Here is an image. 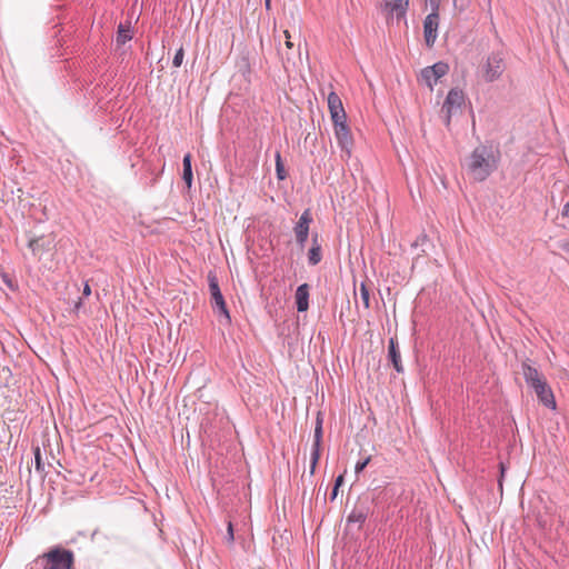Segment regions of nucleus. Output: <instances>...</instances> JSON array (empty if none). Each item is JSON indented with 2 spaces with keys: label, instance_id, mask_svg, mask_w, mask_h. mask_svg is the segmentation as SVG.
<instances>
[{
  "label": "nucleus",
  "instance_id": "f257e3e1",
  "mask_svg": "<svg viewBox=\"0 0 569 569\" xmlns=\"http://www.w3.org/2000/svg\"><path fill=\"white\" fill-rule=\"evenodd\" d=\"M499 160V150H495L491 146L481 144L469 156L467 171L473 180L485 181L498 168Z\"/></svg>",
  "mask_w": 569,
  "mask_h": 569
},
{
  "label": "nucleus",
  "instance_id": "f03ea898",
  "mask_svg": "<svg viewBox=\"0 0 569 569\" xmlns=\"http://www.w3.org/2000/svg\"><path fill=\"white\" fill-rule=\"evenodd\" d=\"M328 109L335 128V134L340 148L346 151L348 156L351 153L353 139L350 128L347 124V113L345 111L340 97L331 91L328 94Z\"/></svg>",
  "mask_w": 569,
  "mask_h": 569
},
{
  "label": "nucleus",
  "instance_id": "7ed1b4c3",
  "mask_svg": "<svg viewBox=\"0 0 569 569\" xmlns=\"http://www.w3.org/2000/svg\"><path fill=\"white\" fill-rule=\"evenodd\" d=\"M47 569H72L74 553L62 546H53L42 553Z\"/></svg>",
  "mask_w": 569,
  "mask_h": 569
},
{
  "label": "nucleus",
  "instance_id": "20e7f679",
  "mask_svg": "<svg viewBox=\"0 0 569 569\" xmlns=\"http://www.w3.org/2000/svg\"><path fill=\"white\" fill-rule=\"evenodd\" d=\"M506 70V63L500 52L490 53L482 63L480 72L486 82L498 80Z\"/></svg>",
  "mask_w": 569,
  "mask_h": 569
},
{
  "label": "nucleus",
  "instance_id": "39448f33",
  "mask_svg": "<svg viewBox=\"0 0 569 569\" xmlns=\"http://www.w3.org/2000/svg\"><path fill=\"white\" fill-rule=\"evenodd\" d=\"M208 283H209V290L211 295V303L212 308L216 312H218L219 317L223 318L226 323L231 322V318L229 315V311L227 309V305L224 301V298L221 293L218 278L214 272L210 271L208 273Z\"/></svg>",
  "mask_w": 569,
  "mask_h": 569
},
{
  "label": "nucleus",
  "instance_id": "423d86ee",
  "mask_svg": "<svg viewBox=\"0 0 569 569\" xmlns=\"http://www.w3.org/2000/svg\"><path fill=\"white\" fill-rule=\"evenodd\" d=\"M465 103V93L459 88H452L442 104L441 112L445 113L446 124L450 123L451 117L461 110Z\"/></svg>",
  "mask_w": 569,
  "mask_h": 569
},
{
  "label": "nucleus",
  "instance_id": "0eeeda50",
  "mask_svg": "<svg viewBox=\"0 0 569 569\" xmlns=\"http://www.w3.org/2000/svg\"><path fill=\"white\" fill-rule=\"evenodd\" d=\"M449 71L448 63L443 61L436 62L431 67L423 68L420 72V80L423 81L430 90H433L435 84L440 78L446 76Z\"/></svg>",
  "mask_w": 569,
  "mask_h": 569
},
{
  "label": "nucleus",
  "instance_id": "6e6552de",
  "mask_svg": "<svg viewBox=\"0 0 569 569\" xmlns=\"http://www.w3.org/2000/svg\"><path fill=\"white\" fill-rule=\"evenodd\" d=\"M312 222V216L309 209L305 210L296 226L293 227V232L296 236V241L300 248H303L309 236L310 224Z\"/></svg>",
  "mask_w": 569,
  "mask_h": 569
},
{
  "label": "nucleus",
  "instance_id": "1a4fd4ad",
  "mask_svg": "<svg viewBox=\"0 0 569 569\" xmlns=\"http://www.w3.org/2000/svg\"><path fill=\"white\" fill-rule=\"evenodd\" d=\"M439 14L429 13L423 21V36L427 47H433L438 37Z\"/></svg>",
  "mask_w": 569,
  "mask_h": 569
},
{
  "label": "nucleus",
  "instance_id": "9d476101",
  "mask_svg": "<svg viewBox=\"0 0 569 569\" xmlns=\"http://www.w3.org/2000/svg\"><path fill=\"white\" fill-rule=\"evenodd\" d=\"M537 395L538 399L548 408H556V400L553 392L549 385L547 383V380H542L537 386L531 387Z\"/></svg>",
  "mask_w": 569,
  "mask_h": 569
},
{
  "label": "nucleus",
  "instance_id": "9b49d317",
  "mask_svg": "<svg viewBox=\"0 0 569 569\" xmlns=\"http://www.w3.org/2000/svg\"><path fill=\"white\" fill-rule=\"evenodd\" d=\"M321 441H322V426H315L313 443H312V448H311V459H310V475L315 473L316 467L320 459Z\"/></svg>",
  "mask_w": 569,
  "mask_h": 569
},
{
  "label": "nucleus",
  "instance_id": "f8f14e48",
  "mask_svg": "<svg viewBox=\"0 0 569 569\" xmlns=\"http://www.w3.org/2000/svg\"><path fill=\"white\" fill-rule=\"evenodd\" d=\"M409 0H385V10L398 20L406 18Z\"/></svg>",
  "mask_w": 569,
  "mask_h": 569
},
{
  "label": "nucleus",
  "instance_id": "ddd939ff",
  "mask_svg": "<svg viewBox=\"0 0 569 569\" xmlns=\"http://www.w3.org/2000/svg\"><path fill=\"white\" fill-rule=\"evenodd\" d=\"M309 291L310 286L308 283L300 284L295 295L297 310L305 312L309 309Z\"/></svg>",
  "mask_w": 569,
  "mask_h": 569
},
{
  "label": "nucleus",
  "instance_id": "4468645a",
  "mask_svg": "<svg viewBox=\"0 0 569 569\" xmlns=\"http://www.w3.org/2000/svg\"><path fill=\"white\" fill-rule=\"evenodd\" d=\"M370 508L368 505L365 503H358L355 506V508L351 510L347 518L348 523H359V526H362L368 518Z\"/></svg>",
  "mask_w": 569,
  "mask_h": 569
},
{
  "label": "nucleus",
  "instance_id": "2eb2a0df",
  "mask_svg": "<svg viewBox=\"0 0 569 569\" xmlns=\"http://www.w3.org/2000/svg\"><path fill=\"white\" fill-rule=\"evenodd\" d=\"M522 375L525 378V381L527 385L531 388L533 386H537L539 382L545 380V377L541 372L538 371L535 367L531 365L523 362L522 363Z\"/></svg>",
  "mask_w": 569,
  "mask_h": 569
},
{
  "label": "nucleus",
  "instance_id": "dca6fc26",
  "mask_svg": "<svg viewBox=\"0 0 569 569\" xmlns=\"http://www.w3.org/2000/svg\"><path fill=\"white\" fill-rule=\"evenodd\" d=\"M388 357L390 362L392 363L393 368L397 372H403V366L401 362V356L398 348V342L395 338L389 339V346H388Z\"/></svg>",
  "mask_w": 569,
  "mask_h": 569
},
{
  "label": "nucleus",
  "instance_id": "f3484780",
  "mask_svg": "<svg viewBox=\"0 0 569 569\" xmlns=\"http://www.w3.org/2000/svg\"><path fill=\"white\" fill-rule=\"evenodd\" d=\"M322 259L321 244L318 241V234L312 237V244L308 251V263L310 266H317Z\"/></svg>",
  "mask_w": 569,
  "mask_h": 569
},
{
  "label": "nucleus",
  "instance_id": "a211bd4d",
  "mask_svg": "<svg viewBox=\"0 0 569 569\" xmlns=\"http://www.w3.org/2000/svg\"><path fill=\"white\" fill-rule=\"evenodd\" d=\"M191 159H192L191 154L187 153V154H184L183 160H182V166H183L182 180L184 181V183L187 184V187L189 189L191 188L192 180H193Z\"/></svg>",
  "mask_w": 569,
  "mask_h": 569
},
{
  "label": "nucleus",
  "instance_id": "6ab92c4d",
  "mask_svg": "<svg viewBox=\"0 0 569 569\" xmlns=\"http://www.w3.org/2000/svg\"><path fill=\"white\" fill-rule=\"evenodd\" d=\"M283 34L286 37L284 47L287 50L284 51L280 44L278 46L277 50H278V53L281 56L282 60L290 61V59H291L290 51L293 49V43L290 40V34H289L288 30H284Z\"/></svg>",
  "mask_w": 569,
  "mask_h": 569
},
{
  "label": "nucleus",
  "instance_id": "aec40b11",
  "mask_svg": "<svg viewBox=\"0 0 569 569\" xmlns=\"http://www.w3.org/2000/svg\"><path fill=\"white\" fill-rule=\"evenodd\" d=\"M131 38L132 36L129 28H126L122 23H120L117 30V43L124 44L127 41L131 40Z\"/></svg>",
  "mask_w": 569,
  "mask_h": 569
},
{
  "label": "nucleus",
  "instance_id": "412c9836",
  "mask_svg": "<svg viewBox=\"0 0 569 569\" xmlns=\"http://www.w3.org/2000/svg\"><path fill=\"white\" fill-rule=\"evenodd\" d=\"M276 174L278 180H284L287 178V171L284 169L280 152L276 153Z\"/></svg>",
  "mask_w": 569,
  "mask_h": 569
},
{
  "label": "nucleus",
  "instance_id": "4be33fe9",
  "mask_svg": "<svg viewBox=\"0 0 569 569\" xmlns=\"http://www.w3.org/2000/svg\"><path fill=\"white\" fill-rule=\"evenodd\" d=\"M27 569H47V565L42 553L34 558L31 562H29Z\"/></svg>",
  "mask_w": 569,
  "mask_h": 569
},
{
  "label": "nucleus",
  "instance_id": "5701e85b",
  "mask_svg": "<svg viewBox=\"0 0 569 569\" xmlns=\"http://www.w3.org/2000/svg\"><path fill=\"white\" fill-rule=\"evenodd\" d=\"M360 297L366 309L370 307V293L367 286L362 282L360 284Z\"/></svg>",
  "mask_w": 569,
  "mask_h": 569
},
{
  "label": "nucleus",
  "instance_id": "b1692460",
  "mask_svg": "<svg viewBox=\"0 0 569 569\" xmlns=\"http://www.w3.org/2000/svg\"><path fill=\"white\" fill-rule=\"evenodd\" d=\"M33 451H34L36 470L39 472H44V463L42 461L40 448L36 447Z\"/></svg>",
  "mask_w": 569,
  "mask_h": 569
},
{
  "label": "nucleus",
  "instance_id": "393cba45",
  "mask_svg": "<svg viewBox=\"0 0 569 569\" xmlns=\"http://www.w3.org/2000/svg\"><path fill=\"white\" fill-rule=\"evenodd\" d=\"M184 58V50L182 47H180L173 57L172 64L174 68H179L182 64Z\"/></svg>",
  "mask_w": 569,
  "mask_h": 569
},
{
  "label": "nucleus",
  "instance_id": "a878e982",
  "mask_svg": "<svg viewBox=\"0 0 569 569\" xmlns=\"http://www.w3.org/2000/svg\"><path fill=\"white\" fill-rule=\"evenodd\" d=\"M370 462V457L366 458L363 461H358L356 463V467H355V471L356 473H359L361 472L366 467L367 465Z\"/></svg>",
  "mask_w": 569,
  "mask_h": 569
},
{
  "label": "nucleus",
  "instance_id": "bb28decb",
  "mask_svg": "<svg viewBox=\"0 0 569 569\" xmlns=\"http://www.w3.org/2000/svg\"><path fill=\"white\" fill-rule=\"evenodd\" d=\"M428 241V236L426 233H421L416 241L412 243V247L423 246Z\"/></svg>",
  "mask_w": 569,
  "mask_h": 569
},
{
  "label": "nucleus",
  "instance_id": "cd10ccee",
  "mask_svg": "<svg viewBox=\"0 0 569 569\" xmlns=\"http://www.w3.org/2000/svg\"><path fill=\"white\" fill-rule=\"evenodd\" d=\"M431 8L430 13L439 14L440 0H428Z\"/></svg>",
  "mask_w": 569,
  "mask_h": 569
},
{
  "label": "nucleus",
  "instance_id": "c85d7f7f",
  "mask_svg": "<svg viewBox=\"0 0 569 569\" xmlns=\"http://www.w3.org/2000/svg\"><path fill=\"white\" fill-rule=\"evenodd\" d=\"M470 0H453V4L459 10H463L468 4Z\"/></svg>",
  "mask_w": 569,
  "mask_h": 569
},
{
  "label": "nucleus",
  "instance_id": "c756f323",
  "mask_svg": "<svg viewBox=\"0 0 569 569\" xmlns=\"http://www.w3.org/2000/svg\"><path fill=\"white\" fill-rule=\"evenodd\" d=\"M345 482V478H343V475H339L336 480H335V488H340V486H342Z\"/></svg>",
  "mask_w": 569,
  "mask_h": 569
},
{
  "label": "nucleus",
  "instance_id": "7c9ffc66",
  "mask_svg": "<svg viewBox=\"0 0 569 569\" xmlns=\"http://www.w3.org/2000/svg\"><path fill=\"white\" fill-rule=\"evenodd\" d=\"M82 295L84 297H89L91 295V288H90V284L88 282H86L84 286H83Z\"/></svg>",
  "mask_w": 569,
  "mask_h": 569
},
{
  "label": "nucleus",
  "instance_id": "2f4dec72",
  "mask_svg": "<svg viewBox=\"0 0 569 569\" xmlns=\"http://www.w3.org/2000/svg\"><path fill=\"white\" fill-rule=\"evenodd\" d=\"M228 539H229V541H233V539H234L233 528H232L231 522L228 523Z\"/></svg>",
  "mask_w": 569,
  "mask_h": 569
},
{
  "label": "nucleus",
  "instance_id": "473e14b6",
  "mask_svg": "<svg viewBox=\"0 0 569 569\" xmlns=\"http://www.w3.org/2000/svg\"><path fill=\"white\" fill-rule=\"evenodd\" d=\"M561 214L562 217H569V201H567L565 204H563V208H562V211H561Z\"/></svg>",
  "mask_w": 569,
  "mask_h": 569
},
{
  "label": "nucleus",
  "instance_id": "72a5a7b5",
  "mask_svg": "<svg viewBox=\"0 0 569 569\" xmlns=\"http://www.w3.org/2000/svg\"><path fill=\"white\" fill-rule=\"evenodd\" d=\"M2 278H3L4 282L7 283V286H8L10 289H12V290H13V289H14V287H13V282H12V280H11L7 274H3V276H2Z\"/></svg>",
  "mask_w": 569,
  "mask_h": 569
},
{
  "label": "nucleus",
  "instance_id": "f704fd0d",
  "mask_svg": "<svg viewBox=\"0 0 569 569\" xmlns=\"http://www.w3.org/2000/svg\"><path fill=\"white\" fill-rule=\"evenodd\" d=\"M560 248H561L563 251H566V252H568V253H569V240L562 241V242L560 243Z\"/></svg>",
  "mask_w": 569,
  "mask_h": 569
},
{
  "label": "nucleus",
  "instance_id": "c9c22d12",
  "mask_svg": "<svg viewBox=\"0 0 569 569\" xmlns=\"http://www.w3.org/2000/svg\"><path fill=\"white\" fill-rule=\"evenodd\" d=\"M37 243H38L37 239H30L28 246H29L30 249H32L34 251L36 247H37Z\"/></svg>",
  "mask_w": 569,
  "mask_h": 569
},
{
  "label": "nucleus",
  "instance_id": "e433bc0d",
  "mask_svg": "<svg viewBox=\"0 0 569 569\" xmlns=\"http://www.w3.org/2000/svg\"><path fill=\"white\" fill-rule=\"evenodd\" d=\"M338 490H339L338 488H335V487L332 488V491H331V493H330V499H331V500H335V499L337 498V496H338Z\"/></svg>",
  "mask_w": 569,
  "mask_h": 569
},
{
  "label": "nucleus",
  "instance_id": "4c0bfd02",
  "mask_svg": "<svg viewBox=\"0 0 569 569\" xmlns=\"http://www.w3.org/2000/svg\"><path fill=\"white\" fill-rule=\"evenodd\" d=\"M316 426H322V418H321L320 412H318L317 420H316Z\"/></svg>",
  "mask_w": 569,
  "mask_h": 569
},
{
  "label": "nucleus",
  "instance_id": "58836bf2",
  "mask_svg": "<svg viewBox=\"0 0 569 569\" xmlns=\"http://www.w3.org/2000/svg\"><path fill=\"white\" fill-rule=\"evenodd\" d=\"M81 306H82V300H81V299H79V301H77V303L74 305V310H76V311H79V310H80V308H81Z\"/></svg>",
  "mask_w": 569,
  "mask_h": 569
},
{
  "label": "nucleus",
  "instance_id": "ea45409f",
  "mask_svg": "<svg viewBox=\"0 0 569 569\" xmlns=\"http://www.w3.org/2000/svg\"><path fill=\"white\" fill-rule=\"evenodd\" d=\"M499 467H500L501 478H502V477H503V475H505V466H503V463L501 462V463L499 465Z\"/></svg>",
  "mask_w": 569,
  "mask_h": 569
},
{
  "label": "nucleus",
  "instance_id": "a19ab883",
  "mask_svg": "<svg viewBox=\"0 0 569 569\" xmlns=\"http://www.w3.org/2000/svg\"><path fill=\"white\" fill-rule=\"evenodd\" d=\"M264 3H266V8L269 9L270 8V0H264Z\"/></svg>",
  "mask_w": 569,
  "mask_h": 569
}]
</instances>
